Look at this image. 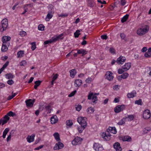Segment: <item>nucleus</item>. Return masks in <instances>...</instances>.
<instances>
[{"mask_svg": "<svg viewBox=\"0 0 151 151\" xmlns=\"http://www.w3.org/2000/svg\"><path fill=\"white\" fill-rule=\"evenodd\" d=\"M44 146V145H41L40 146H39V147H38L36 148H35V150H38L41 148H42Z\"/></svg>", "mask_w": 151, "mask_h": 151, "instance_id": "13d9d810", "label": "nucleus"}, {"mask_svg": "<svg viewBox=\"0 0 151 151\" xmlns=\"http://www.w3.org/2000/svg\"><path fill=\"white\" fill-rule=\"evenodd\" d=\"M66 124L68 126H71L73 124V123L71 120H67L66 122Z\"/></svg>", "mask_w": 151, "mask_h": 151, "instance_id": "ea45409f", "label": "nucleus"}, {"mask_svg": "<svg viewBox=\"0 0 151 151\" xmlns=\"http://www.w3.org/2000/svg\"><path fill=\"white\" fill-rule=\"evenodd\" d=\"M82 81L80 79H77L75 80V84L76 85V86H79L82 84Z\"/></svg>", "mask_w": 151, "mask_h": 151, "instance_id": "bb28decb", "label": "nucleus"}, {"mask_svg": "<svg viewBox=\"0 0 151 151\" xmlns=\"http://www.w3.org/2000/svg\"><path fill=\"white\" fill-rule=\"evenodd\" d=\"M123 79H126L129 76V74L127 73H123L121 75Z\"/></svg>", "mask_w": 151, "mask_h": 151, "instance_id": "79ce46f5", "label": "nucleus"}, {"mask_svg": "<svg viewBox=\"0 0 151 151\" xmlns=\"http://www.w3.org/2000/svg\"><path fill=\"white\" fill-rule=\"evenodd\" d=\"M54 42V41L53 40V38H52L49 40H47L45 41L44 42V44L45 45H47V44L51 43L52 42Z\"/></svg>", "mask_w": 151, "mask_h": 151, "instance_id": "e433bc0d", "label": "nucleus"}, {"mask_svg": "<svg viewBox=\"0 0 151 151\" xmlns=\"http://www.w3.org/2000/svg\"><path fill=\"white\" fill-rule=\"evenodd\" d=\"M125 122V119L123 118L122 119H121L118 123V124L119 125H122L124 124Z\"/></svg>", "mask_w": 151, "mask_h": 151, "instance_id": "4c0bfd02", "label": "nucleus"}, {"mask_svg": "<svg viewBox=\"0 0 151 151\" xmlns=\"http://www.w3.org/2000/svg\"><path fill=\"white\" fill-rule=\"evenodd\" d=\"M106 78L109 81H111L113 78V76H112V73L110 71H108L105 75Z\"/></svg>", "mask_w": 151, "mask_h": 151, "instance_id": "f8f14e48", "label": "nucleus"}, {"mask_svg": "<svg viewBox=\"0 0 151 151\" xmlns=\"http://www.w3.org/2000/svg\"><path fill=\"white\" fill-rule=\"evenodd\" d=\"M82 140L81 138L79 137H77L72 141V143L73 145H75L80 143Z\"/></svg>", "mask_w": 151, "mask_h": 151, "instance_id": "9b49d317", "label": "nucleus"}, {"mask_svg": "<svg viewBox=\"0 0 151 151\" xmlns=\"http://www.w3.org/2000/svg\"><path fill=\"white\" fill-rule=\"evenodd\" d=\"M113 147L116 151H122V149L120 146V144L118 142H115L113 145Z\"/></svg>", "mask_w": 151, "mask_h": 151, "instance_id": "4468645a", "label": "nucleus"}, {"mask_svg": "<svg viewBox=\"0 0 151 151\" xmlns=\"http://www.w3.org/2000/svg\"><path fill=\"white\" fill-rule=\"evenodd\" d=\"M92 97V102L94 103L96 101H97L98 100L96 96L93 94V93H90L88 96V99H91Z\"/></svg>", "mask_w": 151, "mask_h": 151, "instance_id": "39448f33", "label": "nucleus"}, {"mask_svg": "<svg viewBox=\"0 0 151 151\" xmlns=\"http://www.w3.org/2000/svg\"><path fill=\"white\" fill-rule=\"evenodd\" d=\"M11 38V37L9 36H3L2 38V40L3 42V43H9L7 42L10 40Z\"/></svg>", "mask_w": 151, "mask_h": 151, "instance_id": "2eb2a0df", "label": "nucleus"}, {"mask_svg": "<svg viewBox=\"0 0 151 151\" xmlns=\"http://www.w3.org/2000/svg\"><path fill=\"white\" fill-rule=\"evenodd\" d=\"M109 51L112 54H115V50L114 48L112 47H111L110 48Z\"/></svg>", "mask_w": 151, "mask_h": 151, "instance_id": "3c124183", "label": "nucleus"}, {"mask_svg": "<svg viewBox=\"0 0 151 151\" xmlns=\"http://www.w3.org/2000/svg\"><path fill=\"white\" fill-rule=\"evenodd\" d=\"M7 115L9 116L13 117L15 115V114L12 111H10L7 113Z\"/></svg>", "mask_w": 151, "mask_h": 151, "instance_id": "de8ad7c7", "label": "nucleus"}, {"mask_svg": "<svg viewBox=\"0 0 151 151\" xmlns=\"http://www.w3.org/2000/svg\"><path fill=\"white\" fill-rule=\"evenodd\" d=\"M64 147V145L61 142H58L53 147L54 150H58L60 149H62Z\"/></svg>", "mask_w": 151, "mask_h": 151, "instance_id": "0eeeda50", "label": "nucleus"}, {"mask_svg": "<svg viewBox=\"0 0 151 151\" xmlns=\"http://www.w3.org/2000/svg\"><path fill=\"white\" fill-rule=\"evenodd\" d=\"M68 14H61L59 15V17H67L68 16Z\"/></svg>", "mask_w": 151, "mask_h": 151, "instance_id": "0e129e2a", "label": "nucleus"}, {"mask_svg": "<svg viewBox=\"0 0 151 151\" xmlns=\"http://www.w3.org/2000/svg\"><path fill=\"white\" fill-rule=\"evenodd\" d=\"M121 5L122 6L124 5L126 3V2L125 1V0H121Z\"/></svg>", "mask_w": 151, "mask_h": 151, "instance_id": "69168bd1", "label": "nucleus"}, {"mask_svg": "<svg viewBox=\"0 0 151 151\" xmlns=\"http://www.w3.org/2000/svg\"><path fill=\"white\" fill-rule=\"evenodd\" d=\"M86 119L87 118L86 117L80 116L77 118V121L81 126L86 127Z\"/></svg>", "mask_w": 151, "mask_h": 151, "instance_id": "f257e3e1", "label": "nucleus"}, {"mask_svg": "<svg viewBox=\"0 0 151 151\" xmlns=\"http://www.w3.org/2000/svg\"><path fill=\"white\" fill-rule=\"evenodd\" d=\"M110 133L107 131L106 132H104L102 135L103 137L106 140H109L111 136Z\"/></svg>", "mask_w": 151, "mask_h": 151, "instance_id": "6e6552de", "label": "nucleus"}, {"mask_svg": "<svg viewBox=\"0 0 151 151\" xmlns=\"http://www.w3.org/2000/svg\"><path fill=\"white\" fill-rule=\"evenodd\" d=\"M76 110L78 111H79L81 109V105H78L76 107Z\"/></svg>", "mask_w": 151, "mask_h": 151, "instance_id": "603ef678", "label": "nucleus"}, {"mask_svg": "<svg viewBox=\"0 0 151 151\" xmlns=\"http://www.w3.org/2000/svg\"><path fill=\"white\" fill-rule=\"evenodd\" d=\"M54 6L51 5H49V10L48 13L53 14L54 13V10L53 9Z\"/></svg>", "mask_w": 151, "mask_h": 151, "instance_id": "4be33fe9", "label": "nucleus"}, {"mask_svg": "<svg viewBox=\"0 0 151 151\" xmlns=\"http://www.w3.org/2000/svg\"><path fill=\"white\" fill-rule=\"evenodd\" d=\"M107 131L114 134H116L117 132L116 129L114 127H109L107 129Z\"/></svg>", "mask_w": 151, "mask_h": 151, "instance_id": "a211bd4d", "label": "nucleus"}, {"mask_svg": "<svg viewBox=\"0 0 151 151\" xmlns=\"http://www.w3.org/2000/svg\"><path fill=\"white\" fill-rule=\"evenodd\" d=\"M151 129L150 128L146 127L145 128V130L143 131V134H145L147 133L148 132H149L150 131Z\"/></svg>", "mask_w": 151, "mask_h": 151, "instance_id": "37998d69", "label": "nucleus"}, {"mask_svg": "<svg viewBox=\"0 0 151 151\" xmlns=\"http://www.w3.org/2000/svg\"><path fill=\"white\" fill-rule=\"evenodd\" d=\"M129 16V15L128 14H127L125 15L122 18L121 20L122 22L124 23L126 22Z\"/></svg>", "mask_w": 151, "mask_h": 151, "instance_id": "7c9ffc66", "label": "nucleus"}, {"mask_svg": "<svg viewBox=\"0 0 151 151\" xmlns=\"http://www.w3.org/2000/svg\"><path fill=\"white\" fill-rule=\"evenodd\" d=\"M120 37L122 39H124L125 37V35L123 33H121L120 34Z\"/></svg>", "mask_w": 151, "mask_h": 151, "instance_id": "e2e57ef3", "label": "nucleus"}, {"mask_svg": "<svg viewBox=\"0 0 151 151\" xmlns=\"http://www.w3.org/2000/svg\"><path fill=\"white\" fill-rule=\"evenodd\" d=\"M35 136L34 134H32L31 136H28L26 138L27 141L29 143L34 141Z\"/></svg>", "mask_w": 151, "mask_h": 151, "instance_id": "dca6fc26", "label": "nucleus"}, {"mask_svg": "<svg viewBox=\"0 0 151 151\" xmlns=\"http://www.w3.org/2000/svg\"><path fill=\"white\" fill-rule=\"evenodd\" d=\"M150 111L148 109H146L143 112V117L145 119H149L151 116Z\"/></svg>", "mask_w": 151, "mask_h": 151, "instance_id": "423d86ee", "label": "nucleus"}, {"mask_svg": "<svg viewBox=\"0 0 151 151\" xmlns=\"http://www.w3.org/2000/svg\"><path fill=\"white\" fill-rule=\"evenodd\" d=\"M1 26L3 28L2 30L1 29V31H3L6 30L8 26V20L6 18L3 19L1 22Z\"/></svg>", "mask_w": 151, "mask_h": 151, "instance_id": "f03ea898", "label": "nucleus"}, {"mask_svg": "<svg viewBox=\"0 0 151 151\" xmlns=\"http://www.w3.org/2000/svg\"><path fill=\"white\" fill-rule=\"evenodd\" d=\"M9 63V61H6V63L4 65L3 67L4 68H6L8 65Z\"/></svg>", "mask_w": 151, "mask_h": 151, "instance_id": "bf43d9fd", "label": "nucleus"}, {"mask_svg": "<svg viewBox=\"0 0 151 151\" xmlns=\"http://www.w3.org/2000/svg\"><path fill=\"white\" fill-rule=\"evenodd\" d=\"M101 38L103 40H106L107 38L106 35H102L101 36Z\"/></svg>", "mask_w": 151, "mask_h": 151, "instance_id": "6e6d98bb", "label": "nucleus"}, {"mask_svg": "<svg viewBox=\"0 0 151 151\" xmlns=\"http://www.w3.org/2000/svg\"><path fill=\"white\" fill-rule=\"evenodd\" d=\"M11 136L10 134H9L8 137H7V139H6V141L7 142H9L11 139Z\"/></svg>", "mask_w": 151, "mask_h": 151, "instance_id": "774afa93", "label": "nucleus"}, {"mask_svg": "<svg viewBox=\"0 0 151 151\" xmlns=\"http://www.w3.org/2000/svg\"><path fill=\"white\" fill-rule=\"evenodd\" d=\"M26 62L25 60L22 61L20 63L21 66H23L26 64Z\"/></svg>", "mask_w": 151, "mask_h": 151, "instance_id": "052dcab7", "label": "nucleus"}, {"mask_svg": "<svg viewBox=\"0 0 151 151\" xmlns=\"http://www.w3.org/2000/svg\"><path fill=\"white\" fill-rule=\"evenodd\" d=\"M125 119H128V121H131L134 119V116L133 115H130L128 116V117H126Z\"/></svg>", "mask_w": 151, "mask_h": 151, "instance_id": "f704fd0d", "label": "nucleus"}, {"mask_svg": "<svg viewBox=\"0 0 151 151\" xmlns=\"http://www.w3.org/2000/svg\"><path fill=\"white\" fill-rule=\"evenodd\" d=\"M58 119L57 117L55 115L51 117L50 119L51 123L52 124L55 123L57 122Z\"/></svg>", "mask_w": 151, "mask_h": 151, "instance_id": "aec40b11", "label": "nucleus"}, {"mask_svg": "<svg viewBox=\"0 0 151 151\" xmlns=\"http://www.w3.org/2000/svg\"><path fill=\"white\" fill-rule=\"evenodd\" d=\"M14 83V82L12 80H9L7 81V83L9 85H12Z\"/></svg>", "mask_w": 151, "mask_h": 151, "instance_id": "864d4df0", "label": "nucleus"}, {"mask_svg": "<svg viewBox=\"0 0 151 151\" xmlns=\"http://www.w3.org/2000/svg\"><path fill=\"white\" fill-rule=\"evenodd\" d=\"M56 140L58 141H60V135L58 132H55L53 134Z\"/></svg>", "mask_w": 151, "mask_h": 151, "instance_id": "393cba45", "label": "nucleus"}, {"mask_svg": "<svg viewBox=\"0 0 151 151\" xmlns=\"http://www.w3.org/2000/svg\"><path fill=\"white\" fill-rule=\"evenodd\" d=\"M125 108V106L124 105H117L114 109L115 112L118 113L123 111Z\"/></svg>", "mask_w": 151, "mask_h": 151, "instance_id": "20e7f679", "label": "nucleus"}, {"mask_svg": "<svg viewBox=\"0 0 151 151\" xmlns=\"http://www.w3.org/2000/svg\"><path fill=\"white\" fill-rule=\"evenodd\" d=\"M94 111V108L92 107H89L88 108L87 110V112L88 114H91L93 113Z\"/></svg>", "mask_w": 151, "mask_h": 151, "instance_id": "c756f323", "label": "nucleus"}, {"mask_svg": "<svg viewBox=\"0 0 151 151\" xmlns=\"http://www.w3.org/2000/svg\"><path fill=\"white\" fill-rule=\"evenodd\" d=\"M5 76L6 78L8 79H12L14 77V76L11 73H7Z\"/></svg>", "mask_w": 151, "mask_h": 151, "instance_id": "cd10ccee", "label": "nucleus"}, {"mask_svg": "<svg viewBox=\"0 0 151 151\" xmlns=\"http://www.w3.org/2000/svg\"><path fill=\"white\" fill-rule=\"evenodd\" d=\"M136 93H129L127 94V96L129 98H132L136 95Z\"/></svg>", "mask_w": 151, "mask_h": 151, "instance_id": "473e14b6", "label": "nucleus"}, {"mask_svg": "<svg viewBox=\"0 0 151 151\" xmlns=\"http://www.w3.org/2000/svg\"><path fill=\"white\" fill-rule=\"evenodd\" d=\"M81 31L79 30H77L76 32L74 33V36L75 37H78L80 33H79Z\"/></svg>", "mask_w": 151, "mask_h": 151, "instance_id": "58836bf2", "label": "nucleus"}, {"mask_svg": "<svg viewBox=\"0 0 151 151\" xmlns=\"http://www.w3.org/2000/svg\"><path fill=\"white\" fill-rule=\"evenodd\" d=\"M142 100L141 99H139L138 100L135 101V104H137L138 105H142Z\"/></svg>", "mask_w": 151, "mask_h": 151, "instance_id": "a18cd8bd", "label": "nucleus"}, {"mask_svg": "<svg viewBox=\"0 0 151 151\" xmlns=\"http://www.w3.org/2000/svg\"><path fill=\"white\" fill-rule=\"evenodd\" d=\"M9 43H3L1 51L3 52L6 51L8 50V47L9 45Z\"/></svg>", "mask_w": 151, "mask_h": 151, "instance_id": "f3484780", "label": "nucleus"}, {"mask_svg": "<svg viewBox=\"0 0 151 151\" xmlns=\"http://www.w3.org/2000/svg\"><path fill=\"white\" fill-rule=\"evenodd\" d=\"M148 30L147 28H140L137 29V33L139 35H143L147 32Z\"/></svg>", "mask_w": 151, "mask_h": 151, "instance_id": "7ed1b4c3", "label": "nucleus"}, {"mask_svg": "<svg viewBox=\"0 0 151 151\" xmlns=\"http://www.w3.org/2000/svg\"><path fill=\"white\" fill-rule=\"evenodd\" d=\"M63 33H62L58 36H57L55 38H53V40L54 41V42L57 41L59 39H63Z\"/></svg>", "mask_w": 151, "mask_h": 151, "instance_id": "5701e85b", "label": "nucleus"}, {"mask_svg": "<svg viewBox=\"0 0 151 151\" xmlns=\"http://www.w3.org/2000/svg\"><path fill=\"white\" fill-rule=\"evenodd\" d=\"M38 29L41 31L44 30V26L42 24H40L38 26Z\"/></svg>", "mask_w": 151, "mask_h": 151, "instance_id": "a19ab883", "label": "nucleus"}, {"mask_svg": "<svg viewBox=\"0 0 151 151\" xmlns=\"http://www.w3.org/2000/svg\"><path fill=\"white\" fill-rule=\"evenodd\" d=\"M31 44L32 45L31 49L33 50H34L36 48L35 43V42H32Z\"/></svg>", "mask_w": 151, "mask_h": 151, "instance_id": "c03bdc74", "label": "nucleus"}, {"mask_svg": "<svg viewBox=\"0 0 151 151\" xmlns=\"http://www.w3.org/2000/svg\"><path fill=\"white\" fill-rule=\"evenodd\" d=\"M126 59L125 57L121 56L117 58L116 60V62L119 64H122L125 62Z\"/></svg>", "mask_w": 151, "mask_h": 151, "instance_id": "1a4fd4ad", "label": "nucleus"}, {"mask_svg": "<svg viewBox=\"0 0 151 151\" xmlns=\"http://www.w3.org/2000/svg\"><path fill=\"white\" fill-rule=\"evenodd\" d=\"M24 54V51L23 50H20L17 53V57L18 58H21L23 56Z\"/></svg>", "mask_w": 151, "mask_h": 151, "instance_id": "b1692460", "label": "nucleus"}, {"mask_svg": "<svg viewBox=\"0 0 151 151\" xmlns=\"http://www.w3.org/2000/svg\"><path fill=\"white\" fill-rule=\"evenodd\" d=\"M52 14L48 13V14L45 18L46 21H49L50 20V19L52 18Z\"/></svg>", "mask_w": 151, "mask_h": 151, "instance_id": "c85d7f7f", "label": "nucleus"}, {"mask_svg": "<svg viewBox=\"0 0 151 151\" xmlns=\"http://www.w3.org/2000/svg\"><path fill=\"white\" fill-rule=\"evenodd\" d=\"M76 90L74 91L73 92H72L71 93H70L68 95V96L69 97H70L73 96H74V95L76 93Z\"/></svg>", "mask_w": 151, "mask_h": 151, "instance_id": "8fccbe9b", "label": "nucleus"}, {"mask_svg": "<svg viewBox=\"0 0 151 151\" xmlns=\"http://www.w3.org/2000/svg\"><path fill=\"white\" fill-rule=\"evenodd\" d=\"M41 81H37L35 82V85L34 86V88L35 89H37V87L40 85Z\"/></svg>", "mask_w": 151, "mask_h": 151, "instance_id": "2f4dec72", "label": "nucleus"}, {"mask_svg": "<svg viewBox=\"0 0 151 151\" xmlns=\"http://www.w3.org/2000/svg\"><path fill=\"white\" fill-rule=\"evenodd\" d=\"M145 56L147 58H149L151 56V53L149 52L148 51L145 54Z\"/></svg>", "mask_w": 151, "mask_h": 151, "instance_id": "49530a36", "label": "nucleus"}, {"mask_svg": "<svg viewBox=\"0 0 151 151\" xmlns=\"http://www.w3.org/2000/svg\"><path fill=\"white\" fill-rule=\"evenodd\" d=\"M86 127L81 126L78 128V130L80 133H81Z\"/></svg>", "mask_w": 151, "mask_h": 151, "instance_id": "c9c22d12", "label": "nucleus"}, {"mask_svg": "<svg viewBox=\"0 0 151 151\" xmlns=\"http://www.w3.org/2000/svg\"><path fill=\"white\" fill-rule=\"evenodd\" d=\"M9 128H6L4 130L3 132V133L6 134H7L8 132H9Z\"/></svg>", "mask_w": 151, "mask_h": 151, "instance_id": "4d7b16f0", "label": "nucleus"}, {"mask_svg": "<svg viewBox=\"0 0 151 151\" xmlns=\"http://www.w3.org/2000/svg\"><path fill=\"white\" fill-rule=\"evenodd\" d=\"M77 53H78V54H81L82 56H83L87 53V51L83 49L78 50L77 51Z\"/></svg>", "mask_w": 151, "mask_h": 151, "instance_id": "412c9836", "label": "nucleus"}, {"mask_svg": "<svg viewBox=\"0 0 151 151\" xmlns=\"http://www.w3.org/2000/svg\"><path fill=\"white\" fill-rule=\"evenodd\" d=\"M35 101V100H32V99H29L25 101V103L27 107H32Z\"/></svg>", "mask_w": 151, "mask_h": 151, "instance_id": "ddd939ff", "label": "nucleus"}, {"mask_svg": "<svg viewBox=\"0 0 151 151\" xmlns=\"http://www.w3.org/2000/svg\"><path fill=\"white\" fill-rule=\"evenodd\" d=\"M123 69H122L119 68L118 70V73L119 74H121L122 73H123L124 71V70H123Z\"/></svg>", "mask_w": 151, "mask_h": 151, "instance_id": "5fc2aeb1", "label": "nucleus"}, {"mask_svg": "<svg viewBox=\"0 0 151 151\" xmlns=\"http://www.w3.org/2000/svg\"><path fill=\"white\" fill-rule=\"evenodd\" d=\"M131 67V64L130 63H127L122 67V68L124 71H127Z\"/></svg>", "mask_w": 151, "mask_h": 151, "instance_id": "6ab92c4d", "label": "nucleus"}, {"mask_svg": "<svg viewBox=\"0 0 151 151\" xmlns=\"http://www.w3.org/2000/svg\"><path fill=\"white\" fill-rule=\"evenodd\" d=\"M94 149L96 151H99L102 150L103 147H101V145L98 143H95L93 145Z\"/></svg>", "mask_w": 151, "mask_h": 151, "instance_id": "9d476101", "label": "nucleus"}, {"mask_svg": "<svg viewBox=\"0 0 151 151\" xmlns=\"http://www.w3.org/2000/svg\"><path fill=\"white\" fill-rule=\"evenodd\" d=\"M69 72L70 73V76L72 77L73 78L74 76L76 73V70L75 69H73L70 70Z\"/></svg>", "mask_w": 151, "mask_h": 151, "instance_id": "a878e982", "label": "nucleus"}, {"mask_svg": "<svg viewBox=\"0 0 151 151\" xmlns=\"http://www.w3.org/2000/svg\"><path fill=\"white\" fill-rule=\"evenodd\" d=\"M147 50V48L146 47H144L141 50V51L142 52H146Z\"/></svg>", "mask_w": 151, "mask_h": 151, "instance_id": "338daca9", "label": "nucleus"}, {"mask_svg": "<svg viewBox=\"0 0 151 151\" xmlns=\"http://www.w3.org/2000/svg\"><path fill=\"white\" fill-rule=\"evenodd\" d=\"M4 118L7 121L9 120V115H7V114L5 115L4 117Z\"/></svg>", "mask_w": 151, "mask_h": 151, "instance_id": "680f3d73", "label": "nucleus"}, {"mask_svg": "<svg viewBox=\"0 0 151 151\" xmlns=\"http://www.w3.org/2000/svg\"><path fill=\"white\" fill-rule=\"evenodd\" d=\"M88 5L91 7L93 6L94 5V3L93 0H88Z\"/></svg>", "mask_w": 151, "mask_h": 151, "instance_id": "72a5a7b5", "label": "nucleus"}, {"mask_svg": "<svg viewBox=\"0 0 151 151\" xmlns=\"http://www.w3.org/2000/svg\"><path fill=\"white\" fill-rule=\"evenodd\" d=\"M20 35L22 37L24 36L27 35V33L26 32L24 31H22L20 32Z\"/></svg>", "mask_w": 151, "mask_h": 151, "instance_id": "09e8293b", "label": "nucleus"}]
</instances>
